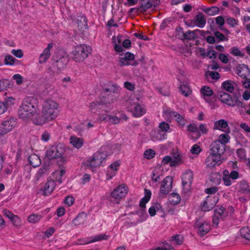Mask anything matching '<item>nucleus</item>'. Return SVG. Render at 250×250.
I'll return each mask as SVG.
<instances>
[{"mask_svg": "<svg viewBox=\"0 0 250 250\" xmlns=\"http://www.w3.org/2000/svg\"><path fill=\"white\" fill-rule=\"evenodd\" d=\"M103 90L105 92L113 93V94H120L121 88L116 83H111L107 87H104Z\"/></svg>", "mask_w": 250, "mask_h": 250, "instance_id": "5701e85b", "label": "nucleus"}, {"mask_svg": "<svg viewBox=\"0 0 250 250\" xmlns=\"http://www.w3.org/2000/svg\"><path fill=\"white\" fill-rule=\"evenodd\" d=\"M225 208L222 207H217L214 210L215 216H222L224 212Z\"/></svg>", "mask_w": 250, "mask_h": 250, "instance_id": "5fc2aeb1", "label": "nucleus"}, {"mask_svg": "<svg viewBox=\"0 0 250 250\" xmlns=\"http://www.w3.org/2000/svg\"><path fill=\"white\" fill-rule=\"evenodd\" d=\"M201 151L200 147L197 144L194 145L190 150L192 154H198Z\"/></svg>", "mask_w": 250, "mask_h": 250, "instance_id": "bf43d9fd", "label": "nucleus"}, {"mask_svg": "<svg viewBox=\"0 0 250 250\" xmlns=\"http://www.w3.org/2000/svg\"><path fill=\"white\" fill-rule=\"evenodd\" d=\"M87 19L85 16H81L77 20L78 26L82 29L83 28H87L88 27Z\"/></svg>", "mask_w": 250, "mask_h": 250, "instance_id": "ea45409f", "label": "nucleus"}, {"mask_svg": "<svg viewBox=\"0 0 250 250\" xmlns=\"http://www.w3.org/2000/svg\"><path fill=\"white\" fill-rule=\"evenodd\" d=\"M39 108L38 99L33 96L24 98L20 106L19 116L22 119H28L33 117Z\"/></svg>", "mask_w": 250, "mask_h": 250, "instance_id": "7ed1b4c3", "label": "nucleus"}, {"mask_svg": "<svg viewBox=\"0 0 250 250\" xmlns=\"http://www.w3.org/2000/svg\"><path fill=\"white\" fill-rule=\"evenodd\" d=\"M100 118L101 120L109 122L112 124H117L119 123L120 121V119L116 117V116H112L108 115H106L105 116H100Z\"/></svg>", "mask_w": 250, "mask_h": 250, "instance_id": "cd10ccee", "label": "nucleus"}, {"mask_svg": "<svg viewBox=\"0 0 250 250\" xmlns=\"http://www.w3.org/2000/svg\"><path fill=\"white\" fill-rule=\"evenodd\" d=\"M66 66V63H51L47 69V72L51 75L59 73Z\"/></svg>", "mask_w": 250, "mask_h": 250, "instance_id": "dca6fc26", "label": "nucleus"}, {"mask_svg": "<svg viewBox=\"0 0 250 250\" xmlns=\"http://www.w3.org/2000/svg\"><path fill=\"white\" fill-rule=\"evenodd\" d=\"M159 127L163 132H167L169 128V125L168 124L165 122H163L160 123Z\"/></svg>", "mask_w": 250, "mask_h": 250, "instance_id": "13d9d810", "label": "nucleus"}, {"mask_svg": "<svg viewBox=\"0 0 250 250\" xmlns=\"http://www.w3.org/2000/svg\"><path fill=\"white\" fill-rule=\"evenodd\" d=\"M53 46V44L51 42L48 44L47 47L44 49L40 56L39 62H45L47 61L50 56V50Z\"/></svg>", "mask_w": 250, "mask_h": 250, "instance_id": "aec40b11", "label": "nucleus"}, {"mask_svg": "<svg viewBox=\"0 0 250 250\" xmlns=\"http://www.w3.org/2000/svg\"><path fill=\"white\" fill-rule=\"evenodd\" d=\"M172 179L170 176L166 177L162 182L160 193L161 195H167L172 188Z\"/></svg>", "mask_w": 250, "mask_h": 250, "instance_id": "9d476101", "label": "nucleus"}, {"mask_svg": "<svg viewBox=\"0 0 250 250\" xmlns=\"http://www.w3.org/2000/svg\"><path fill=\"white\" fill-rule=\"evenodd\" d=\"M226 22L231 27H234L235 25L238 24V21L235 19L232 18H228L227 19Z\"/></svg>", "mask_w": 250, "mask_h": 250, "instance_id": "0e129e2a", "label": "nucleus"}, {"mask_svg": "<svg viewBox=\"0 0 250 250\" xmlns=\"http://www.w3.org/2000/svg\"><path fill=\"white\" fill-rule=\"evenodd\" d=\"M9 81L6 79H0V92L6 89Z\"/></svg>", "mask_w": 250, "mask_h": 250, "instance_id": "8fccbe9b", "label": "nucleus"}, {"mask_svg": "<svg viewBox=\"0 0 250 250\" xmlns=\"http://www.w3.org/2000/svg\"><path fill=\"white\" fill-rule=\"evenodd\" d=\"M105 106L104 104L103 103V101L100 99L99 102L95 101L91 103L89 105V110L93 113H98L102 109L104 106Z\"/></svg>", "mask_w": 250, "mask_h": 250, "instance_id": "6ab92c4d", "label": "nucleus"}, {"mask_svg": "<svg viewBox=\"0 0 250 250\" xmlns=\"http://www.w3.org/2000/svg\"><path fill=\"white\" fill-rule=\"evenodd\" d=\"M127 187L125 185H120L111 192V196L115 199L124 197L127 193Z\"/></svg>", "mask_w": 250, "mask_h": 250, "instance_id": "ddd939ff", "label": "nucleus"}, {"mask_svg": "<svg viewBox=\"0 0 250 250\" xmlns=\"http://www.w3.org/2000/svg\"><path fill=\"white\" fill-rule=\"evenodd\" d=\"M87 166L91 168H94L99 166L100 165H97V161L92 158L90 160L87 161Z\"/></svg>", "mask_w": 250, "mask_h": 250, "instance_id": "052dcab7", "label": "nucleus"}, {"mask_svg": "<svg viewBox=\"0 0 250 250\" xmlns=\"http://www.w3.org/2000/svg\"><path fill=\"white\" fill-rule=\"evenodd\" d=\"M219 99L223 103L229 106L243 107L244 106V104L238 100L239 96L235 95L234 99L228 93L224 91H218L217 95Z\"/></svg>", "mask_w": 250, "mask_h": 250, "instance_id": "20e7f679", "label": "nucleus"}, {"mask_svg": "<svg viewBox=\"0 0 250 250\" xmlns=\"http://www.w3.org/2000/svg\"><path fill=\"white\" fill-rule=\"evenodd\" d=\"M240 232L242 237L250 241V228L248 227L242 228Z\"/></svg>", "mask_w": 250, "mask_h": 250, "instance_id": "a19ab883", "label": "nucleus"}, {"mask_svg": "<svg viewBox=\"0 0 250 250\" xmlns=\"http://www.w3.org/2000/svg\"><path fill=\"white\" fill-rule=\"evenodd\" d=\"M216 23L219 26V28L223 26L225 23V20L223 16H220L216 18Z\"/></svg>", "mask_w": 250, "mask_h": 250, "instance_id": "774afa93", "label": "nucleus"}, {"mask_svg": "<svg viewBox=\"0 0 250 250\" xmlns=\"http://www.w3.org/2000/svg\"><path fill=\"white\" fill-rule=\"evenodd\" d=\"M42 218L41 215L32 214L28 217V221L30 223L35 224L38 222Z\"/></svg>", "mask_w": 250, "mask_h": 250, "instance_id": "37998d69", "label": "nucleus"}, {"mask_svg": "<svg viewBox=\"0 0 250 250\" xmlns=\"http://www.w3.org/2000/svg\"><path fill=\"white\" fill-rule=\"evenodd\" d=\"M16 123L12 118H6L0 125V134H4L10 131L15 126Z\"/></svg>", "mask_w": 250, "mask_h": 250, "instance_id": "6e6552de", "label": "nucleus"}, {"mask_svg": "<svg viewBox=\"0 0 250 250\" xmlns=\"http://www.w3.org/2000/svg\"><path fill=\"white\" fill-rule=\"evenodd\" d=\"M59 113L58 104L51 100L44 101L42 109V115L38 116L35 121L37 125H42L47 122L55 120Z\"/></svg>", "mask_w": 250, "mask_h": 250, "instance_id": "f257e3e1", "label": "nucleus"}, {"mask_svg": "<svg viewBox=\"0 0 250 250\" xmlns=\"http://www.w3.org/2000/svg\"><path fill=\"white\" fill-rule=\"evenodd\" d=\"M15 226L19 227L21 226V218L17 215H14L10 220Z\"/></svg>", "mask_w": 250, "mask_h": 250, "instance_id": "3c124183", "label": "nucleus"}, {"mask_svg": "<svg viewBox=\"0 0 250 250\" xmlns=\"http://www.w3.org/2000/svg\"><path fill=\"white\" fill-rule=\"evenodd\" d=\"M229 137L228 135L222 134L219 137V140H217V141L220 142L225 146V144L229 142Z\"/></svg>", "mask_w": 250, "mask_h": 250, "instance_id": "864d4df0", "label": "nucleus"}, {"mask_svg": "<svg viewBox=\"0 0 250 250\" xmlns=\"http://www.w3.org/2000/svg\"><path fill=\"white\" fill-rule=\"evenodd\" d=\"M128 110H133V114L134 116L138 117L142 116L145 113L144 109L139 104H131L130 106H127Z\"/></svg>", "mask_w": 250, "mask_h": 250, "instance_id": "a211bd4d", "label": "nucleus"}, {"mask_svg": "<svg viewBox=\"0 0 250 250\" xmlns=\"http://www.w3.org/2000/svg\"><path fill=\"white\" fill-rule=\"evenodd\" d=\"M232 54L235 56H243V55L240 52L239 49L236 47H233L230 49V52Z\"/></svg>", "mask_w": 250, "mask_h": 250, "instance_id": "6e6d98bb", "label": "nucleus"}, {"mask_svg": "<svg viewBox=\"0 0 250 250\" xmlns=\"http://www.w3.org/2000/svg\"><path fill=\"white\" fill-rule=\"evenodd\" d=\"M12 53L16 57L21 58L23 55V52L21 49H13L11 51Z\"/></svg>", "mask_w": 250, "mask_h": 250, "instance_id": "e2e57ef3", "label": "nucleus"}, {"mask_svg": "<svg viewBox=\"0 0 250 250\" xmlns=\"http://www.w3.org/2000/svg\"><path fill=\"white\" fill-rule=\"evenodd\" d=\"M188 130L191 132H196L197 137L199 138L201 136L200 132L198 130V128L195 124H190L188 126Z\"/></svg>", "mask_w": 250, "mask_h": 250, "instance_id": "49530a36", "label": "nucleus"}, {"mask_svg": "<svg viewBox=\"0 0 250 250\" xmlns=\"http://www.w3.org/2000/svg\"><path fill=\"white\" fill-rule=\"evenodd\" d=\"M125 61H132L134 59V55L133 54L130 52H126L125 54L124 58H123Z\"/></svg>", "mask_w": 250, "mask_h": 250, "instance_id": "4d7b16f0", "label": "nucleus"}, {"mask_svg": "<svg viewBox=\"0 0 250 250\" xmlns=\"http://www.w3.org/2000/svg\"><path fill=\"white\" fill-rule=\"evenodd\" d=\"M200 92L205 99V97H210L213 94V90L208 86H203L200 89Z\"/></svg>", "mask_w": 250, "mask_h": 250, "instance_id": "e433bc0d", "label": "nucleus"}, {"mask_svg": "<svg viewBox=\"0 0 250 250\" xmlns=\"http://www.w3.org/2000/svg\"><path fill=\"white\" fill-rule=\"evenodd\" d=\"M140 7L139 11L144 12L152 6L155 7L157 3L154 2V0H139Z\"/></svg>", "mask_w": 250, "mask_h": 250, "instance_id": "f3484780", "label": "nucleus"}, {"mask_svg": "<svg viewBox=\"0 0 250 250\" xmlns=\"http://www.w3.org/2000/svg\"><path fill=\"white\" fill-rule=\"evenodd\" d=\"M105 156L106 155L103 152L98 151L94 154L92 158L97 161V165H101L105 159Z\"/></svg>", "mask_w": 250, "mask_h": 250, "instance_id": "c9c22d12", "label": "nucleus"}, {"mask_svg": "<svg viewBox=\"0 0 250 250\" xmlns=\"http://www.w3.org/2000/svg\"><path fill=\"white\" fill-rule=\"evenodd\" d=\"M155 151L151 149L146 150L144 154V157L147 159L152 158L155 156Z\"/></svg>", "mask_w": 250, "mask_h": 250, "instance_id": "603ef678", "label": "nucleus"}, {"mask_svg": "<svg viewBox=\"0 0 250 250\" xmlns=\"http://www.w3.org/2000/svg\"><path fill=\"white\" fill-rule=\"evenodd\" d=\"M86 214L84 212L79 213L73 220L72 223L75 226L83 224L85 221Z\"/></svg>", "mask_w": 250, "mask_h": 250, "instance_id": "bb28decb", "label": "nucleus"}, {"mask_svg": "<svg viewBox=\"0 0 250 250\" xmlns=\"http://www.w3.org/2000/svg\"><path fill=\"white\" fill-rule=\"evenodd\" d=\"M238 192L241 194H250V187L245 180H242L238 183Z\"/></svg>", "mask_w": 250, "mask_h": 250, "instance_id": "412c9836", "label": "nucleus"}, {"mask_svg": "<svg viewBox=\"0 0 250 250\" xmlns=\"http://www.w3.org/2000/svg\"><path fill=\"white\" fill-rule=\"evenodd\" d=\"M171 167H176L178 165H180L183 163L182 156L178 153H174L172 156Z\"/></svg>", "mask_w": 250, "mask_h": 250, "instance_id": "72a5a7b5", "label": "nucleus"}, {"mask_svg": "<svg viewBox=\"0 0 250 250\" xmlns=\"http://www.w3.org/2000/svg\"><path fill=\"white\" fill-rule=\"evenodd\" d=\"M68 61V59L67 56L65 53L63 52L60 55V57L56 60V62H63Z\"/></svg>", "mask_w": 250, "mask_h": 250, "instance_id": "680f3d73", "label": "nucleus"}, {"mask_svg": "<svg viewBox=\"0 0 250 250\" xmlns=\"http://www.w3.org/2000/svg\"><path fill=\"white\" fill-rule=\"evenodd\" d=\"M222 87L230 93H232L234 89V85L230 81H226L223 82Z\"/></svg>", "mask_w": 250, "mask_h": 250, "instance_id": "58836bf2", "label": "nucleus"}, {"mask_svg": "<svg viewBox=\"0 0 250 250\" xmlns=\"http://www.w3.org/2000/svg\"><path fill=\"white\" fill-rule=\"evenodd\" d=\"M225 151V146L219 141H214L209 145L205 164L208 168H213L222 163L221 156Z\"/></svg>", "mask_w": 250, "mask_h": 250, "instance_id": "f03ea898", "label": "nucleus"}, {"mask_svg": "<svg viewBox=\"0 0 250 250\" xmlns=\"http://www.w3.org/2000/svg\"><path fill=\"white\" fill-rule=\"evenodd\" d=\"M70 143L77 148H80L83 144V139L75 136L70 137Z\"/></svg>", "mask_w": 250, "mask_h": 250, "instance_id": "2f4dec72", "label": "nucleus"}, {"mask_svg": "<svg viewBox=\"0 0 250 250\" xmlns=\"http://www.w3.org/2000/svg\"><path fill=\"white\" fill-rule=\"evenodd\" d=\"M28 161L30 165L34 167L40 166L42 163L40 158L35 154H31L28 158Z\"/></svg>", "mask_w": 250, "mask_h": 250, "instance_id": "b1692460", "label": "nucleus"}, {"mask_svg": "<svg viewBox=\"0 0 250 250\" xmlns=\"http://www.w3.org/2000/svg\"><path fill=\"white\" fill-rule=\"evenodd\" d=\"M179 88L181 93L186 97L188 96L192 93L189 87L187 84H181L180 85Z\"/></svg>", "mask_w": 250, "mask_h": 250, "instance_id": "4c0bfd02", "label": "nucleus"}, {"mask_svg": "<svg viewBox=\"0 0 250 250\" xmlns=\"http://www.w3.org/2000/svg\"><path fill=\"white\" fill-rule=\"evenodd\" d=\"M91 51V47L87 45L80 44L76 46L73 51L74 61L76 62L83 61L88 56V54Z\"/></svg>", "mask_w": 250, "mask_h": 250, "instance_id": "39448f33", "label": "nucleus"}, {"mask_svg": "<svg viewBox=\"0 0 250 250\" xmlns=\"http://www.w3.org/2000/svg\"><path fill=\"white\" fill-rule=\"evenodd\" d=\"M113 42L115 43L114 44V49L115 50L119 53V54L121 55V53H123L124 48H123L122 46H121L119 44H117L116 40H117V42L120 43L122 41V36L121 35H118L116 39L115 37H113L112 38Z\"/></svg>", "mask_w": 250, "mask_h": 250, "instance_id": "a878e982", "label": "nucleus"}, {"mask_svg": "<svg viewBox=\"0 0 250 250\" xmlns=\"http://www.w3.org/2000/svg\"><path fill=\"white\" fill-rule=\"evenodd\" d=\"M227 127H228V122L224 119H221L214 123L213 129L222 130V128L225 129Z\"/></svg>", "mask_w": 250, "mask_h": 250, "instance_id": "c756f323", "label": "nucleus"}, {"mask_svg": "<svg viewBox=\"0 0 250 250\" xmlns=\"http://www.w3.org/2000/svg\"><path fill=\"white\" fill-rule=\"evenodd\" d=\"M120 94H111L109 93L105 97H103L101 99L103 101V103L106 105L107 104H111L117 101Z\"/></svg>", "mask_w": 250, "mask_h": 250, "instance_id": "4be33fe9", "label": "nucleus"}, {"mask_svg": "<svg viewBox=\"0 0 250 250\" xmlns=\"http://www.w3.org/2000/svg\"><path fill=\"white\" fill-rule=\"evenodd\" d=\"M219 201V198L217 196H208L204 202L201 204V208L204 211H208L214 208L216 203Z\"/></svg>", "mask_w": 250, "mask_h": 250, "instance_id": "0eeeda50", "label": "nucleus"}, {"mask_svg": "<svg viewBox=\"0 0 250 250\" xmlns=\"http://www.w3.org/2000/svg\"><path fill=\"white\" fill-rule=\"evenodd\" d=\"M203 31L196 29L194 31L188 30L183 33V39L187 40H193L198 38V34L203 36Z\"/></svg>", "mask_w": 250, "mask_h": 250, "instance_id": "2eb2a0df", "label": "nucleus"}, {"mask_svg": "<svg viewBox=\"0 0 250 250\" xmlns=\"http://www.w3.org/2000/svg\"><path fill=\"white\" fill-rule=\"evenodd\" d=\"M170 115L175 118V120L181 126L183 127L186 125V120L179 113L171 111Z\"/></svg>", "mask_w": 250, "mask_h": 250, "instance_id": "c85d7f7f", "label": "nucleus"}, {"mask_svg": "<svg viewBox=\"0 0 250 250\" xmlns=\"http://www.w3.org/2000/svg\"><path fill=\"white\" fill-rule=\"evenodd\" d=\"M56 186V184L53 180H48L45 184L43 188L40 189L42 194L43 196H48L50 195L54 190Z\"/></svg>", "mask_w": 250, "mask_h": 250, "instance_id": "4468645a", "label": "nucleus"}, {"mask_svg": "<svg viewBox=\"0 0 250 250\" xmlns=\"http://www.w3.org/2000/svg\"><path fill=\"white\" fill-rule=\"evenodd\" d=\"M168 199L171 204L177 205L181 201V197L177 193H172L169 195Z\"/></svg>", "mask_w": 250, "mask_h": 250, "instance_id": "f704fd0d", "label": "nucleus"}, {"mask_svg": "<svg viewBox=\"0 0 250 250\" xmlns=\"http://www.w3.org/2000/svg\"><path fill=\"white\" fill-rule=\"evenodd\" d=\"M206 76H210L213 80H218L220 78L219 74L218 72L210 70H207L206 72Z\"/></svg>", "mask_w": 250, "mask_h": 250, "instance_id": "09e8293b", "label": "nucleus"}, {"mask_svg": "<svg viewBox=\"0 0 250 250\" xmlns=\"http://www.w3.org/2000/svg\"><path fill=\"white\" fill-rule=\"evenodd\" d=\"M195 226L198 228V233L202 237L207 234L211 229L210 225L208 222H201L200 219L196 220Z\"/></svg>", "mask_w": 250, "mask_h": 250, "instance_id": "1a4fd4ad", "label": "nucleus"}, {"mask_svg": "<svg viewBox=\"0 0 250 250\" xmlns=\"http://www.w3.org/2000/svg\"><path fill=\"white\" fill-rule=\"evenodd\" d=\"M92 239L89 241H83L82 243H81L80 244H86L92 242H94L98 241H101L102 240H106L107 239V236L104 234H99L96 235L92 238Z\"/></svg>", "mask_w": 250, "mask_h": 250, "instance_id": "473e14b6", "label": "nucleus"}, {"mask_svg": "<svg viewBox=\"0 0 250 250\" xmlns=\"http://www.w3.org/2000/svg\"><path fill=\"white\" fill-rule=\"evenodd\" d=\"M145 195L142 199L139 204L140 207L142 208L141 210L142 212L144 211V208H146V204L149 201L151 195V192L149 189H146L145 190Z\"/></svg>", "mask_w": 250, "mask_h": 250, "instance_id": "393cba45", "label": "nucleus"}, {"mask_svg": "<svg viewBox=\"0 0 250 250\" xmlns=\"http://www.w3.org/2000/svg\"><path fill=\"white\" fill-rule=\"evenodd\" d=\"M204 11L209 15L213 16L219 13V9L217 7L212 6L210 8H206L204 10Z\"/></svg>", "mask_w": 250, "mask_h": 250, "instance_id": "c03bdc74", "label": "nucleus"}, {"mask_svg": "<svg viewBox=\"0 0 250 250\" xmlns=\"http://www.w3.org/2000/svg\"><path fill=\"white\" fill-rule=\"evenodd\" d=\"M13 79L15 80L16 82V83L18 84H21L23 82V78L20 74H15L13 76Z\"/></svg>", "mask_w": 250, "mask_h": 250, "instance_id": "69168bd1", "label": "nucleus"}, {"mask_svg": "<svg viewBox=\"0 0 250 250\" xmlns=\"http://www.w3.org/2000/svg\"><path fill=\"white\" fill-rule=\"evenodd\" d=\"M13 100L14 99L12 97H9L6 98L5 101L3 102V103L5 104L7 109L8 108V107L9 106H10L14 104Z\"/></svg>", "mask_w": 250, "mask_h": 250, "instance_id": "338daca9", "label": "nucleus"}, {"mask_svg": "<svg viewBox=\"0 0 250 250\" xmlns=\"http://www.w3.org/2000/svg\"><path fill=\"white\" fill-rule=\"evenodd\" d=\"M197 21V26L200 28H203L206 23V20L204 14L202 13H199L196 16Z\"/></svg>", "mask_w": 250, "mask_h": 250, "instance_id": "7c9ffc66", "label": "nucleus"}, {"mask_svg": "<svg viewBox=\"0 0 250 250\" xmlns=\"http://www.w3.org/2000/svg\"><path fill=\"white\" fill-rule=\"evenodd\" d=\"M214 35L215 37L216 42H220L224 41H228V38L225 37L222 33L219 31H215L214 32Z\"/></svg>", "mask_w": 250, "mask_h": 250, "instance_id": "79ce46f5", "label": "nucleus"}, {"mask_svg": "<svg viewBox=\"0 0 250 250\" xmlns=\"http://www.w3.org/2000/svg\"><path fill=\"white\" fill-rule=\"evenodd\" d=\"M65 152L64 147L62 145L52 146L46 152V156L49 159L61 158Z\"/></svg>", "mask_w": 250, "mask_h": 250, "instance_id": "423d86ee", "label": "nucleus"}, {"mask_svg": "<svg viewBox=\"0 0 250 250\" xmlns=\"http://www.w3.org/2000/svg\"><path fill=\"white\" fill-rule=\"evenodd\" d=\"M47 170V167H42L40 168L35 175L36 179L38 181L39 180L40 178H41L46 172Z\"/></svg>", "mask_w": 250, "mask_h": 250, "instance_id": "de8ad7c7", "label": "nucleus"}, {"mask_svg": "<svg viewBox=\"0 0 250 250\" xmlns=\"http://www.w3.org/2000/svg\"><path fill=\"white\" fill-rule=\"evenodd\" d=\"M237 73L242 78L250 80V69L244 63L239 64L237 67Z\"/></svg>", "mask_w": 250, "mask_h": 250, "instance_id": "f8f14e48", "label": "nucleus"}, {"mask_svg": "<svg viewBox=\"0 0 250 250\" xmlns=\"http://www.w3.org/2000/svg\"><path fill=\"white\" fill-rule=\"evenodd\" d=\"M170 241H175L177 245H179L183 243L184 241V237L181 235L176 234L174 236H171L170 238Z\"/></svg>", "mask_w": 250, "mask_h": 250, "instance_id": "a18cd8bd", "label": "nucleus"}, {"mask_svg": "<svg viewBox=\"0 0 250 250\" xmlns=\"http://www.w3.org/2000/svg\"><path fill=\"white\" fill-rule=\"evenodd\" d=\"M193 179V173L190 170H188L183 175L182 177V185L183 188L188 190L192 184Z\"/></svg>", "mask_w": 250, "mask_h": 250, "instance_id": "9b49d317", "label": "nucleus"}]
</instances>
